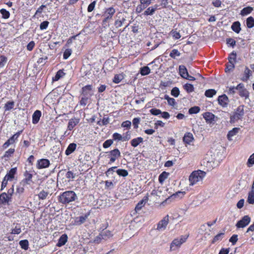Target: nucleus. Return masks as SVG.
Segmentation results:
<instances>
[{"label": "nucleus", "instance_id": "nucleus-1", "mask_svg": "<svg viewBox=\"0 0 254 254\" xmlns=\"http://www.w3.org/2000/svg\"><path fill=\"white\" fill-rule=\"evenodd\" d=\"M78 199L75 192L72 190H67L61 193L58 197V201L63 204H69Z\"/></svg>", "mask_w": 254, "mask_h": 254}, {"label": "nucleus", "instance_id": "nucleus-2", "mask_svg": "<svg viewBox=\"0 0 254 254\" xmlns=\"http://www.w3.org/2000/svg\"><path fill=\"white\" fill-rule=\"evenodd\" d=\"M205 175L206 173L203 171L197 170L193 172L189 177L190 185L193 186L197 182L201 181Z\"/></svg>", "mask_w": 254, "mask_h": 254}, {"label": "nucleus", "instance_id": "nucleus-3", "mask_svg": "<svg viewBox=\"0 0 254 254\" xmlns=\"http://www.w3.org/2000/svg\"><path fill=\"white\" fill-rule=\"evenodd\" d=\"M244 105H240L230 117V122L234 123L243 118L244 116Z\"/></svg>", "mask_w": 254, "mask_h": 254}, {"label": "nucleus", "instance_id": "nucleus-4", "mask_svg": "<svg viewBox=\"0 0 254 254\" xmlns=\"http://www.w3.org/2000/svg\"><path fill=\"white\" fill-rule=\"evenodd\" d=\"M188 238V236L183 235L180 238L174 240L171 244L170 250L174 251L176 248L180 247L183 243L186 242Z\"/></svg>", "mask_w": 254, "mask_h": 254}, {"label": "nucleus", "instance_id": "nucleus-5", "mask_svg": "<svg viewBox=\"0 0 254 254\" xmlns=\"http://www.w3.org/2000/svg\"><path fill=\"white\" fill-rule=\"evenodd\" d=\"M108 155V158L110 159L109 164L114 163L121 156V152L118 148L114 149L110 151L107 152Z\"/></svg>", "mask_w": 254, "mask_h": 254}, {"label": "nucleus", "instance_id": "nucleus-6", "mask_svg": "<svg viewBox=\"0 0 254 254\" xmlns=\"http://www.w3.org/2000/svg\"><path fill=\"white\" fill-rule=\"evenodd\" d=\"M251 217L248 215L244 216L242 219L238 221L236 226L237 228H244L247 226L251 222Z\"/></svg>", "mask_w": 254, "mask_h": 254}, {"label": "nucleus", "instance_id": "nucleus-7", "mask_svg": "<svg viewBox=\"0 0 254 254\" xmlns=\"http://www.w3.org/2000/svg\"><path fill=\"white\" fill-rule=\"evenodd\" d=\"M81 94L83 96L90 98L93 95V87L91 85H87L83 86L81 89Z\"/></svg>", "mask_w": 254, "mask_h": 254}, {"label": "nucleus", "instance_id": "nucleus-8", "mask_svg": "<svg viewBox=\"0 0 254 254\" xmlns=\"http://www.w3.org/2000/svg\"><path fill=\"white\" fill-rule=\"evenodd\" d=\"M50 165V161L47 159H41L37 161L36 167L38 169L47 168Z\"/></svg>", "mask_w": 254, "mask_h": 254}, {"label": "nucleus", "instance_id": "nucleus-9", "mask_svg": "<svg viewBox=\"0 0 254 254\" xmlns=\"http://www.w3.org/2000/svg\"><path fill=\"white\" fill-rule=\"evenodd\" d=\"M169 222V216L167 215L163 218L161 221H160L158 224L157 229L159 231L164 230Z\"/></svg>", "mask_w": 254, "mask_h": 254}, {"label": "nucleus", "instance_id": "nucleus-10", "mask_svg": "<svg viewBox=\"0 0 254 254\" xmlns=\"http://www.w3.org/2000/svg\"><path fill=\"white\" fill-rule=\"evenodd\" d=\"M218 102L220 106L224 108L228 106L230 101L228 97L225 94H223L218 97Z\"/></svg>", "mask_w": 254, "mask_h": 254}, {"label": "nucleus", "instance_id": "nucleus-11", "mask_svg": "<svg viewBox=\"0 0 254 254\" xmlns=\"http://www.w3.org/2000/svg\"><path fill=\"white\" fill-rule=\"evenodd\" d=\"M24 178L21 181V184L30 185L31 182H32V179L33 175L26 171L24 173Z\"/></svg>", "mask_w": 254, "mask_h": 254}, {"label": "nucleus", "instance_id": "nucleus-12", "mask_svg": "<svg viewBox=\"0 0 254 254\" xmlns=\"http://www.w3.org/2000/svg\"><path fill=\"white\" fill-rule=\"evenodd\" d=\"M11 200V198L7 195L6 192H2L0 194V206L8 204L9 201Z\"/></svg>", "mask_w": 254, "mask_h": 254}, {"label": "nucleus", "instance_id": "nucleus-13", "mask_svg": "<svg viewBox=\"0 0 254 254\" xmlns=\"http://www.w3.org/2000/svg\"><path fill=\"white\" fill-rule=\"evenodd\" d=\"M89 215V213H88L84 215L75 217L73 224L75 225H81L85 222Z\"/></svg>", "mask_w": 254, "mask_h": 254}, {"label": "nucleus", "instance_id": "nucleus-14", "mask_svg": "<svg viewBox=\"0 0 254 254\" xmlns=\"http://www.w3.org/2000/svg\"><path fill=\"white\" fill-rule=\"evenodd\" d=\"M16 172V167L12 168L7 173L4 177L6 178L7 180H9V181H11L14 178Z\"/></svg>", "mask_w": 254, "mask_h": 254}, {"label": "nucleus", "instance_id": "nucleus-15", "mask_svg": "<svg viewBox=\"0 0 254 254\" xmlns=\"http://www.w3.org/2000/svg\"><path fill=\"white\" fill-rule=\"evenodd\" d=\"M148 200V196H145L142 200L139 201L138 203L136 204L135 207V211L137 212L138 211L140 210L142 207L145 204V203Z\"/></svg>", "mask_w": 254, "mask_h": 254}, {"label": "nucleus", "instance_id": "nucleus-16", "mask_svg": "<svg viewBox=\"0 0 254 254\" xmlns=\"http://www.w3.org/2000/svg\"><path fill=\"white\" fill-rule=\"evenodd\" d=\"M79 119H76L75 118H71L69 120L67 129L69 130H71L79 123Z\"/></svg>", "mask_w": 254, "mask_h": 254}, {"label": "nucleus", "instance_id": "nucleus-17", "mask_svg": "<svg viewBox=\"0 0 254 254\" xmlns=\"http://www.w3.org/2000/svg\"><path fill=\"white\" fill-rule=\"evenodd\" d=\"M204 119L207 123H212L214 121L215 115L210 112H206L203 115Z\"/></svg>", "mask_w": 254, "mask_h": 254}, {"label": "nucleus", "instance_id": "nucleus-18", "mask_svg": "<svg viewBox=\"0 0 254 254\" xmlns=\"http://www.w3.org/2000/svg\"><path fill=\"white\" fill-rule=\"evenodd\" d=\"M76 147V144L74 143H70L65 151V154L66 155L68 156L73 153L75 150Z\"/></svg>", "mask_w": 254, "mask_h": 254}, {"label": "nucleus", "instance_id": "nucleus-19", "mask_svg": "<svg viewBox=\"0 0 254 254\" xmlns=\"http://www.w3.org/2000/svg\"><path fill=\"white\" fill-rule=\"evenodd\" d=\"M41 117V112L39 110L35 111L32 115V123L33 124H37Z\"/></svg>", "mask_w": 254, "mask_h": 254}, {"label": "nucleus", "instance_id": "nucleus-20", "mask_svg": "<svg viewBox=\"0 0 254 254\" xmlns=\"http://www.w3.org/2000/svg\"><path fill=\"white\" fill-rule=\"evenodd\" d=\"M194 139L193 135L190 132H187L185 134L183 137V141L185 143L190 144Z\"/></svg>", "mask_w": 254, "mask_h": 254}, {"label": "nucleus", "instance_id": "nucleus-21", "mask_svg": "<svg viewBox=\"0 0 254 254\" xmlns=\"http://www.w3.org/2000/svg\"><path fill=\"white\" fill-rule=\"evenodd\" d=\"M67 236L66 234L62 235L59 238L57 244V246L60 247L65 244L67 241Z\"/></svg>", "mask_w": 254, "mask_h": 254}, {"label": "nucleus", "instance_id": "nucleus-22", "mask_svg": "<svg viewBox=\"0 0 254 254\" xmlns=\"http://www.w3.org/2000/svg\"><path fill=\"white\" fill-rule=\"evenodd\" d=\"M180 75L184 78L185 76H188V72L186 67L184 65H180L179 67Z\"/></svg>", "mask_w": 254, "mask_h": 254}, {"label": "nucleus", "instance_id": "nucleus-23", "mask_svg": "<svg viewBox=\"0 0 254 254\" xmlns=\"http://www.w3.org/2000/svg\"><path fill=\"white\" fill-rule=\"evenodd\" d=\"M13 225H15V226L11 229L10 234H19L21 232V226L20 224H16L15 225L13 224Z\"/></svg>", "mask_w": 254, "mask_h": 254}, {"label": "nucleus", "instance_id": "nucleus-24", "mask_svg": "<svg viewBox=\"0 0 254 254\" xmlns=\"http://www.w3.org/2000/svg\"><path fill=\"white\" fill-rule=\"evenodd\" d=\"M143 139L141 137H138L137 138L132 139L130 141L131 146L134 147L137 146L140 143L143 142Z\"/></svg>", "mask_w": 254, "mask_h": 254}, {"label": "nucleus", "instance_id": "nucleus-25", "mask_svg": "<svg viewBox=\"0 0 254 254\" xmlns=\"http://www.w3.org/2000/svg\"><path fill=\"white\" fill-rule=\"evenodd\" d=\"M231 29L232 30H233L234 32H235L237 33H239L241 31V24L239 21H236L234 22L232 26H231Z\"/></svg>", "mask_w": 254, "mask_h": 254}, {"label": "nucleus", "instance_id": "nucleus-26", "mask_svg": "<svg viewBox=\"0 0 254 254\" xmlns=\"http://www.w3.org/2000/svg\"><path fill=\"white\" fill-rule=\"evenodd\" d=\"M253 10V8L251 6H247L243 8L240 12V14L243 16H246L251 13Z\"/></svg>", "mask_w": 254, "mask_h": 254}, {"label": "nucleus", "instance_id": "nucleus-27", "mask_svg": "<svg viewBox=\"0 0 254 254\" xmlns=\"http://www.w3.org/2000/svg\"><path fill=\"white\" fill-rule=\"evenodd\" d=\"M240 130V128L238 127H234L232 130L229 131L228 132V133L227 134V138L229 140H232V137L235 135Z\"/></svg>", "mask_w": 254, "mask_h": 254}, {"label": "nucleus", "instance_id": "nucleus-28", "mask_svg": "<svg viewBox=\"0 0 254 254\" xmlns=\"http://www.w3.org/2000/svg\"><path fill=\"white\" fill-rule=\"evenodd\" d=\"M251 74V71L250 69L248 68V67H245V70L244 71V73L243 76L241 78V80L243 81H247Z\"/></svg>", "mask_w": 254, "mask_h": 254}, {"label": "nucleus", "instance_id": "nucleus-29", "mask_svg": "<svg viewBox=\"0 0 254 254\" xmlns=\"http://www.w3.org/2000/svg\"><path fill=\"white\" fill-rule=\"evenodd\" d=\"M14 107V102L13 101L7 102L4 106V111H10Z\"/></svg>", "mask_w": 254, "mask_h": 254}, {"label": "nucleus", "instance_id": "nucleus-30", "mask_svg": "<svg viewBox=\"0 0 254 254\" xmlns=\"http://www.w3.org/2000/svg\"><path fill=\"white\" fill-rule=\"evenodd\" d=\"M238 93L241 97H245L246 100L249 98L250 93L246 88L239 91Z\"/></svg>", "mask_w": 254, "mask_h": 254}, {"label": "nucleus", "instance_id": "nucleus-31", "mask_svg": "<svg viewBox=\"0 0 254 254\" xmlns=\"http://www.w3.org/2000/svg\"><path fill=\"white\" fill-rule=\"evenodd\" d=\"M169 173L165 171L163 172L159 176V182L162 183L169 176Z\"/></svg>", "mask_w": 254, "mask_h": 254}, {"label": "nucleus", "instance_id": "nucleus-32", "mask_svg": "<svg viewBox=\"0 0 254 254\" xmlns=\"http://www.w3.org/2000/svg\"><path fill=\"white\" fill-rule=\"evenodd\" d=\"M150 72V69L147 66H145L140 68V73L142 76L148 75Z\"/></svg>", "mask_w": 254, "mask_h": 254}, {"label": "nucleus", "instance_id": "nucleus-33", "mask_svg": "<svg viewBox=\"0 0 254 254\" xmlns=\"http://www.w3.org/2000/svg\"><path fill=\"white\" fill-rule=\"evenodd\" d=\"M124 78V74H116L113 79V82L115 83H120Z\"/></svg>", "mask_w": 254, "mask_h": 254}, {"label": "nucleus", "instance_id": "nucleus-34", "mask_svg": "<svg viewBox=\"0 0 254 254\" xmlns=\"http://www.w3.org/2000/svg\"><path fill=\"white\" fill-rule=\"evenodd\" d=\"M25 184H21V182L19 183V184L16 186V194H21L23 193L24 191V186Z\"/></svg>", "mask_w": 254, "mask_h": 254}, {"label": "nucleus", "instance_id": "nucleus-35", "mask_svg": "<svg viewBox=\"0 0 254 254\" xmlns=\"http://www.w3.org/2000/svg\"><path fill=\"white\" fill-rule=\"evenodd\" d=\"M19 245L22 249L27 250L29 248L28 241L27 240H21L19 242Z\"/></svg>", "mask_w": 254, "mask_h": 254}, {"label": "nucleus", "instance_id": "nucleus-36", "mask_svg": "<svg viewBox=\"0 0 254 254\" xmlns=\"http://www.w3.org/2000/svg\"><path fill=\"white\" fill-rule=\"evenodd\" d=\"M247 202L249 204H254V192L253 190H251L250 191H249L247 199Z\"/></svg>", "mask_w": 254, "mask_h": 254}, {"label": "nucleus", "instance_id": "nucleus-37", "mask_svg": "<svg viewBox=\"0 0 254 254\" xmlns=\"http://www.w3.org/2000/svg\"><path fill=\"white\" fill-rule=\"evenodd\" d=\"M216 94V91L213 89L206 90L205 92V95L207 97L211 98Z\"/></svg>", "mask_w": 254, "mask_h": 254}, {"label": "nucleus", "instance_id": "nucleus-38", "mask_svg": "<svg viewBox=\"0 0 254 254\" xmlns=\"http://www.w3.org/2000/svg\"><path fill=\"white\" fill-rule=\"evenodd\" d=\"M247 26L249 28L254 27V19L252 16H250L247 19Z\"/></svg>", "mask_w": 254, "mask_h": 254}, {"label": "nucleus", "instance_id": "nucleus-39", "mask_svg": "<svg viewBox=\"0 0 254 254\" xmlns=\"http://www.w3.org/2000/svg\"><path fill=\"white\" fill-rule=\"evenodd\" d=\"M101 234L102 236V238L104 240H106L108 238H110L113 236L111 232L109 230H106L101 233Z\"/></svg>", "mask_w": 254, "mask_h": 254}, {"label": "nucleus", "instance_id": "nucleus-40", "mask_svg": "<svg viewBox=\"0 0 254 254\" xmlns=\"http://www.w3.org/2000/svg\"><path fill=\"white\" fill-rule=\"evenodd\" d=\"M115 12V9L112 7H110L106 9L104 13V15H109L112 17Z\"/></svg>", "mask_w": 254, "mask_h": 254}, {"label": "nucleus", "instance_id": "nucleus-41", "mask_svg": "<svg viewBox=\"0 0 254 254\" xmlns=\"http://www.w3.org/2000/svg\"><path fill=\"white\" fill-rule=\"evenodd\" d=\"M184 88L188 93H190L194 91L193 86L190 83H187L184 85Z\"/></svg>", "mask_w": 254, "mask_h": 254}, {"label": "nucleus", "instance_id": "nucleus-42", "mask_svg": "<svg viewBox=\"0 0 254 254\" xmlns=\"http://www.w3.org/2000/svg\"><path fill=\"white\" fill-rule=\"evenodd\" d=\"M0 13L2 15V17L4 19H7L10 16V13L5 9L2 8L0 10Z\"/></svg>", "mask_w": 254, "mask_h": 254}, {"label": "nucleus", "instance_id": "nucleus-43", "mask_svg": "<svg viewBox=\"0 0 254 254\" xmlns=\"http://www.w3.org/2000/svg\"><path fill=\"white\" fill-rule=\"evenodd\" d=\"M64 73L62 70H59L56 73L54 77L53 78L54 81L59 80L61 77H63L64 75Z\"/></svg>", "mask_w": 254, "mask_h": 254}, {"label": "nucleus", "instance_id": "nucleus-44", "mask_svg": "<svg viewBox=\"0 0 254 254\" xmlns=\"http://www.w3.org/2000/svg\"><path fill=\"white\" fill-rule=\"evenodd\" d=\"M226 68H225V72H229L230 71H232L235 67V65L234 62H229V63L226 64Z\"/></svg>", "mask_w": 254, "mask_h": 254}, {"label": "nucleus", "instance_id": "nucleus-45", "mask_svg": "<svg viewBox=\"0 0 254 254\" xmlns=\"http://www.w3.org/2000/svg\"><path fill=\"white\" fill-rule=\"evenodd\" d=\"M7 62V58L3 55L0 56V68H2L4 66Z\"/></svg>", "mask_w": 254, "mask_h": 254}, {"label": "nucleus", "instance_id": "nucleus-46", "mask_svg": "<svg viewBox=\"0 0 254 254\" xmlns=\"http://www.w3.org/2000/svg\"><path fill=\"white\" fill-rule=\"evenodd\" d=\"M181 55V53L177 49H173L171 51L170 53V57L173 59H176L177 57H179Z\"/></svg>", "mask_w": 254, "mask_h": 254}, {"label": "nucleus", "instance_id": "nucleus-47", "mask_svg": "<svg viewBox=\"0 0 254 254\" xmlns=\"http://www.w3.org/2000/svg\"><path fill=\"white\" fill-rule=\"evenodd\" d=\"M126 20L125 18L124 17H122L120 19H118L115 22V25L117 28L120 27Z\"/></svg>", "mask_w": 254, "mask_h": 254}, {"label": "nucleus", "instance_id": "nucleus-48", "mask_svg": "<svg viewBox=\"0 0 254 254\" xmlns=\"http://www.w3.org/2000/svg\"><path fill=\"white\" fill-rule=\"evenodd\" d=\"M117 174L120 176L127 177L128 173L127 170L119 169L116 171Z\"/></svg>", "mask_w": 254, "mask_h": 254}, {"label": "nucleus", "instance_id": "nucleus-49", "mask_svg": "<svg viewBox=\"0 0 254 254\" xmlns=\"http://www.w3.org/2000/svg\"><path fill=\"white\" fill-rule=\"evenodd\" d=\"M171 94L175 97H178L180 94L179 89L177 87L173 88L171 91Z\"/></svg>", "mask_w": 254, "mask_h": 254}, {"label": "nucleus", "instance_id": "nucleus-50", "mask_svg": "<svg viewBox=\"0 0 254 254\" xmlns=\"http://www.w3.org/2000/svg\"><path fill=\"white\" fill-rule=\"evenodd\" d=\"M112 137L113 140L123 141V136L120 133L115 132L113 134Z\"/></svg>", "mask_w": 254, "mask_h": 254}, {"label": "nucleus", "instance_id": "nucleus-51", "mask_svg": "<svg viewBox=\"0 0 254 254\" xmlns=\"http://www.w3.org/2000/svg\"><path fill=\"white\" fill-rule=\"evenodd\" d=\"M147 6L145 4H142L140 3V4L137 6L135 11L137 13H141L143 9L146 8Z\"/></svg>", "mask_w": 254, "mask_h": 254}, {"label": "nucleus", "instance_id": "nucleus-52", "mask_svg": "<svg viewBox=\"0 0 254 254\" xmlns=\"http://www.w3.org/2000/svg\"><path fill=\"white\" fill-rule=\"evenodd\" d=\"M48 194L49 193L47 191L43 190L42 191L39 192L38 195L40 199H45L46 198Z\"/></svg>", "mask_w": 254, "mask_h": 254}, {"label": "nucleus", "instance_id": "nucleus-53", "mask_svg": "<svg viewBox=\"0 0 254 254\" xmlns=\"http://www.w3.org/2000/svg\"><path fill=\"white\" fill-rule=\"evenodd\" d=\"M90 98L88 97L83 96L81 98L79 103L81 106H85L88 103V100Z\"/></svg>", "mask_w": 254, "mask_h": 254}, {"label": "nucleus", "instance_id": "nucleus-54", "mask_svg": "<svg viewBox=\"0 0 254 254\" xmlns=\"http://www.w3.org/2000/svg\"><path fill=\"white\" fill-rule=\"evenodd\" d=\"M200 111V108L198 106H194L190 108L189 110V113L190 114H196Z\"/></svg>", "mask_w": 254, "mask_h": 254}, {"label": "nucleus", "instance_id": "nucleus-55", "mask_svg": "<svg viewBox=\"0 0 254 254\" xmlns=\"http://www.w3.org/2000/svg\"><path fill=\"white\" fill-rule=\"evenodd\" d=\"M236 53L234 51H233L232 53H231L228 57V60L230 62H234V63L236 62Z\"/></svg>", "mask_w": 254, "mask_h": 254}, {"label": "nucleus", "instance_id": "nucleus-56", "mask_svg": "<svg viewBox=\"0 0 254 254\" xmlns=\"http://www.w3.org/2000/svg\"><path fill=\"white\" fill-rule=\"evenodd\" d=\"M224 234L223 233H219V234H217L213 238V240L212 241V243H215V242H216L217 241H219L221 240L222 238H223V236Z\"/></svg>", "mask_w": 254, "mask_h": 254}, {"label": "nucleus", "instance_id": "nucleus-57", "mask_svg": "<svg viewBox=\"0 0 254 254\" xmlns=\"http://www.w3.org/2000/svg\"><path fill=\"white\" fill-rule=\"evenodd\" d=\"M254 164V153L250 156L247 162L249 167H252Z\"/></svg>", "mask_w": 254, "mask_h": 254}, {"label": "nucleus", "instance_id": "nucleus-58", "mask_svg": "<svg viewBox=\"0 0 254 254\" xmlns=\"http://www.w3.org/2000/svg\"><path fill=\"white\" fill-rule=\"evenodd\" d=\"M14 151L15 149L14 148H10L5 152L3 157L5 158H9L14 153Z\"/></svg>", "mask_w": 254, "mask_h": 254}, {"label": "nucleus", "instance_id": "nucleus-59", "mask_svg": "<svg viewBox=\"0 0 254 254\" xmlns=\"http://www.w3.org/2000/svg\"><path fill=\"white\" fill-rule=\"evenodd\" d=\"M72 51L70 49H66L64 53L63 58L64 59L66 60L71 55Z\"/></svg>", "mask_w": 254, "mask_h": 254}, {"label": "nucleus", "instance_id": "nucleus-60", "mask_svg": "<svg viewBox=\"0 0 254 254\" xmlns=\"http://www.w3.org/2000/svg\"><path fill=\"white\" fill-rule=\"evenodd\" d=\"M155 12L154 10L152 8V7H149L144 12L143 14L144 15H152Z\"/></svg>", "mask_w": 254, "mask_h": 254}, {"label": "nucleus", "instance_id": "nucleus-61", "mask_svg": "<svg viewBox=\"0 0 254 254\" xmlns=\"http://www.w3.org/2000/svg\"><path fill=\"white\" fill-rule=\"evenodd\" d=\"M117 167L116 166L112 167L110 168L108 170L105 172V174L107 177H109L110 175H112L113 174V173L115 172V169H116Z\"/></svg>", "mask_w": 254, "mask_h": 254}, {"label": "nucleus", "instance_id": "nucleus-62", "mask_svg": "<svg viewBox=\"0 0 254 254\" xmlns=\"http://www.w3.org/2000/svg\"><path fill=\"white\" fill-rule=\"evenodd\" d=\"M150 113L155 116H157L162 113V112L160 110L156 109V108H152L149 111Z\"/></svg>", "mask_w": 254, "mask_h": 254}, {"label": "nucleus", "instance_id": "nucleus-63", "mask_svg": "<svg viewBox=\"0 0 254 254\" xmlns=\"http://www.w3.org/2000/svg\"><path fill=\"white\" fill-rule=\"evenodd\" d=\"M113 143V139H108L106 140L103 144V147L104 148H107L110 147Z\"/></svg>", "mask_w": 254, "mask_h": 254}, {"label": "nucleus", "instance_id": "nucleus-64", "mask_svg": "<svg viewBox=\"0 0 254 254\" xmlns=\"http://www.w3.org/2000/svg\"><path fill=\"white\" fill-rule=\"evenodd\" d=\"M49 22L48 21H44L41 23L40 25V29L41 30H45L46 29L48 26Z\"/></svg>", "mask_w": 254, "mask_h": 254}]
</instances>
